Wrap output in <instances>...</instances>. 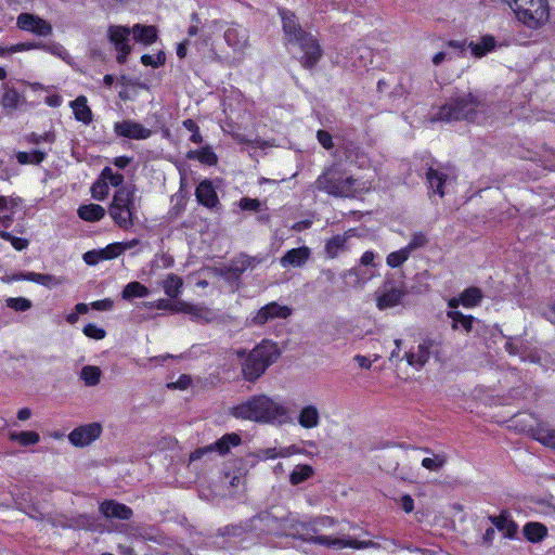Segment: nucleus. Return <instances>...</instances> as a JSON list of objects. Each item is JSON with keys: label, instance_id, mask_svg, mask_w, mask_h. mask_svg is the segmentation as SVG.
Returning <instances> with one entry per match:
<instances>
[{"label": "nucleus", "instance_id": "nucleus-59", "mask_svg": "<svg viewBox=\"0 0 555 555\" xmlns=\"http://www.w3.org/2000/svg\"><path fill=\"white\" fill-rule=\"evenodd\" d=\"M141 62L143 65L145 66H153V67H158L159 65H163L164 62H165V54L164 53H158L157 55L153 56V55H150V54H144L142 57H141Z\"/></svg>", "mask_w": 555, "mask_h": 555}, {"label": "nucleus", "instance_id": "nucleus-34", "mask_svg": "<svg viewBox=\"0 0 555 555\" xmlns=\"http://www.w3.org/2000/svg\"><path fill=\"white\" fill-rule=\"evenodd\" d=\"M460 295H461L462 306L464 308L477 307L483 298L482 291L477 286H469V287L465 288L462 293H460Z\"/></svg>", "mask_w": 555, "mask_h": 555}, {"label": "nucleus", "instance_id": "nucleus-46", "mask_svg": "<svg viewBox=\"0 0 555 555\" xmlns=\"http://www.w3.org/2000/svg\"><path fill=\"white\" fill-rule=\"evenodd\" d=\"M278 315V305L271 302L266 307L261 308L257 314L253 318V323L257 325L264 324L269 319H273Z\"/></svg>", "mask_w": 555, "mask_h": 555}, {"label": "nucleus", "instance_id": "nucleus-37", "mask_svg": "<svg viewBox=\"0 0 555 555\" xmlns=\"http://www.w3.org/2000/svg\"><path fill=\"white\" fill-rule=\"evenodd\" d=\"M186 157L189 159H197L202 164L208 166L216 165L218 160L217 155L209 146H205L201 150L189 151Z\"/></svg>", "mask_w": 555, "mask_h": 555}, {"label": "nucleus", "instance_id": "nucleus-20", "mask_svg": "<svg viewBox=\"0 0 555 555\" xmlns=\"http://www.w3.org/2000/svg\"><path fill=\"white\" fill-rule=\"evenodd\" d=\"M489 520L499 531L504 533L505 538L509 540H514L516 538L518 532V525L509 517L507 511H502L496 516H489Z\"/></svg>", "mask_w": 555, "mask_h": 555}, {"label": "nucleus", "instance_id": "nucleus-11", "mask_svg": "<svg viewBox=\"0 0 555 555\" xmlns=\"http://www.w3.org/2000/svg\"><path fill=\"white\" fill-rule=\"evenodd\" d=\"M408 292L403 286H393L391 282H385L376 297V307L386 310L400 305Z\"/></svg>", "mask_w": 555, "mask_h": 555}, {"label": "nucleus", "instance_id": "nucleus-52", "mask_svg": "<svg viewBox=\"0 0 555 555\" xmlns=\"http://www.w3.org/2000/svg\"><path fill=\"white\" fill-rule=\"evenodd\" d=\"M428 243V237L423 232H415L412 234L410 242L404 246L411 254L413 250L424 247Z\"/></svg>", "mask_w": 555, "mask_h": 555}, {"label": "nucleus", "instance_id": "nucleus-39", "mask_svg": "<svg viewBox=\"0 0 555 555\" xmlns=\"http://www.w3.org/2000/svg\"><path fill=\"white\" fill-rule=\"evenodd\" d=\"M241 437L237 434H227L215 442L214 451H218L220 454H227L231 447H236L241 443Z\"/></svg>", "mask_w": 555, "mask_h": 555}, {"label": "nucleus", "instance_id": "nucleus-61", "mask_svg": "<svg viewBox=\"0 0 555 555\" xmlns=\"http://www.w3.org/2000/svg\"><path fill=\"white\" fill-rule=\"evenodd\" d=\"M41 49L50 52L53 55H57L63 60H65L68 56V52L65 50V48L62 44H59V43H52V44L41 43Z\"/></svg>", "mask_w": 555, "mask_h": 555}, {"label": "nucleus", "instance_id": "nucleus-60", "mask_svg": "<svg viewBox=\"0 0 555 555\" xmlns=\"http://www.w3.org/2000/svg\"><path fill=\"white\" fill-rule=\"evenodd\" d=\"M317 139L325 150H332L334 147L333 137L328 131L323 129L318 130Z\"/></svg>", "mask_w": 555, "mask_h": 555}, {"label": "nucleus", "instance_id": "nucleus-35", "mask_svg": "<svg viewBox=\"0 0 555 555\" xmlns=\"http://www.w3.org/2000/svg\"><path fill=\"white\" fill-rule=\"evenodd\" d=\"M133 37L135 40L144 44H151L157 39V30L155 26H143L137 24L132 27Z\"/></svg>", "mask_w": 555, "mask_h": 555}, {"label": "nucleus", "instance_id": "nucleus-8", "mask_svg": "<svg viewBox=\"0 0 555 555\" xmlns=\"http://www.w3.org/2000/svg\"><path fill=\"white\" fill-rule=\"evenodd\" d=\"M286 47L293 52L294 57L299 61L300 65L308 70L313 69L323 56V49L318 38L312 34L297 38Z\"/></svg>", "mask_w": 555, "mask_h": 555}, {"label": "nucleus", "instance_id": "nucleus-42", "mask_svg": "<svg viewBox=\"0 0 555 555\" xmlns=\"http://www.w3.org/2000/svg\"><path fill=\"white\" fill-rule=\"evenodd\" d=\"M186 314H189L193 321L204 323L211 322L215 317L210 309L194 305H190Z\"/></svg>", "mask_w": 555, "mask_h": 555}, {"label": "nucleus", "instance_id": "nucleus-4", "mask_svg": "<svg viewBox=\"0 0 555 555\" xmlns=\"http://www.w3.org/2000/svg\"><path fill=\"white\" fill-rule=\"evenodd\" d=\"M357 180L340 165L334 164L326 168L315 181V188L328 195L353 197L356 195Z\"/></svg>", "mask_w": 555, "mask_h": 555}, {"label": "nucleus", "instance_id": "nucleus-29", "mask_svg": "<svg viewBox=\"0 0 555 555\" xmlns=\"http://www.w3.org/2000/svg\"><path fill=\"white\" fill-rule=\"evenodd\" d=\"M468 47L475 57L481 59L496 48V41L492 35H483L480 37L479 42L472 41Z\"/></svg>", "mask_w": 555, "mask_h": 555}, {"label": "nucleus", "instance_id": "nucleus-13", "mask_svg": "<svg viewBox=\"0 0 555 555\" xmlns=\"http://www.w3.org/2000/svg\"><path fill=\"white\" fill-rule=\"evenodd\" d=\"M102 430L100 423H89L72 430L68 440L73 446L82 448L95 441L101 436Z\"/></svg>", "mask_w": 555, "mask_h": 555}, {"label": "nucleus", "instance_id": "nucleus-50", "mask_svg": "<svg viewBox=\"0 0 555 555\" xmlns=\"http://www.w3.org/2000/svg\"><path fill=\"white\" fill-rule=\"evenodd\" d=\"M102 180L106 181V184L112 186H120L124 182V176L119 172H114L111 167H105L101 175Z\"/></svg>", "mask_w": 555, "mask_h": 555}, {"label": "nucleus", "instance_id": "nucleus-27", "mask_svg": "<svg viewBox=\"0 0 555 555\" xmlns=\"http://www.w3.org/2000/svg\"><path fill=\"white\" fill-rule=\"evenodd\" d=\"M522 533L527 541L530 543L542 542L548 533L547 527L539 521H528L522 527Z\"/></svg>", "mask_w": 555, "mask_h": 555}, {"label": "nucleus", "instance_id": "nucleus-48", "mask_svg": "<svg viewBox=\"0 0 555 555\" xmlns=\"http://www.w3.org/2000/svg\"><path fill=\"white\" fill-rule=\"evenodd\" d=\"M410 255L409 250L405 247H402L399 250L388 254L386 257V263L390 268H399L409 259Z\"/></svg>", "mask_w": 555, "mask_h": 555}, {"label": "nucleus", "instance_id": "nucleus-58", "mask_svg": "<svg viewBox=\"0 0 555 555\" xmlns=\"http://www.w3.org/2000/svg\"><path fill=\"white\" fill-rule=\"evenodd\" d=\"M34 49H41V42H22L5 49V53H16Z\"/></svg>", "mask_w": 555, "mask_h": 555}, {"label": "nucleus", "instance_id": "nucleus-2", "mask_svg": "<svg viewBox=\"0 0 555 555\" xmlns=\"http://www.w3.org/2000/svg\"><path fill=\"white\" fill-rule=\"evenodd\" d=\"M485 109L486 103L479 95L473 92L456 91L438 107L431 119L444 122H475Z\"/></svg>", "mask_w": 555, "mask_h": 555}, {"label": "nucleus", "instance_id": "nucleus-54", "mask_svg": "<svg viewBox=\"0 0 555 555\" xmlns=\"http://www.w3.org/2000/svg\"><path fill=\"white\" fill-rule=\"evenodd\" d=\"M183 127L185 129H188L189 131H191L192 135H191L190 140L193 143L199 144L203 142V137L199 132V128L193 119H185L183 121Z\"/></svg>", "mask_w": 555, "mask_h": 555}, {"label": "nucleus", "instance_id": "nucleus-32", "mask_svg": "<svg viewBox=\"0 0 555 555\" xmlns=\"http://www.w3.org/2000/svg\"><path fill=\"white\" fill-rule=\"evenodd\" d=\"M298 423L306 429H311L320 424V413L314 405L304 406L298 415Z\"/></svg>", "mask_w": 555, "mask_h": 555}, {"label": "nucleus", "instance_id": "nucleus-63", "mask_svg": "<svg viewBox=\"0 0 555 555\" xmlns=\"http://www.w3.org/2000/svg\"><path fill=\"white\" fill-rule=\"evenodd\" d=\"M240 207L243 210H255L256 211L260 207V202L255 198L244 197L240 201Z\"/></svg>", "mask_w": 555, "mask_h": 555}, {"label": "nucleus", "instance_id": "nucleus-44", "mask_svg": "<svg viewBox=\"0 0 555 555\" xmlns=\"http://www.w3.org/2000/svg\"><path fill=\"white\" fill-rule=\"evenodd\" d=\"M296 454L305 455L307 457H313L317 455V452L304 448L302 440L299 443H294L291 446L280 448V459L289 457Z\"/></svg>", "mask_w": 555, "mask_h": 555}, {"label": "nucleus", "instance_id": "nucleus-22", "mask_svg": "<svg viewBox=\"0 0 555 555\" xmlns=\"http://www.w3.org/2000/svg\"><path fill=\"white\" fill-rule=\"evenodd\" d=\"M224 40L234 50H242L247 46L248 31L241 25H232L225 30Z\"/></svg>", "mask_w": 555, "mask_h": 555}, {"label": "nucleus", "instance_id": "nucleus-31", "mask_svg": "<svg viewBox=\"0 0 555 555\" xmlns=\"http://www.w3.org/2000/svg\"><path fill=\"white\" fill-rule=\"evenodd\" d=\"M74 111L75 118L86 125L92 121V111L87 104V98L79 95L76 100L70 103Z\"/></svg>", "mask_w": 555, "mask_h": 555}, {"label": "nucleus", "instance_id": "nucleus-53", "mask_svg": "<svg viewBox=\"0 0 555 555\" xmlns=\"http://www.w3.org/2000/svg\"><path fill=\"white\" fill-rule=\"evenodd\" d=\"M26 141L36 145L41 142L53 143L55 141V134L51 131L44 132L43 134L33 132L26 137Z\"/></svg>", "mask_w": 555, "mask_h": 555}, {"label": "nucleus", "instance_id": "nucleus-23", "mask_svg": "<svg viewBox=\"0 0 555 555\" xmlns=\"http://www.w3.org/2000/svg\"><path fill=\"white\" fill-rule=\"evenodd\" d=\"M14 280H26L30 282L38 283L49 288H53L60 286L66 282L64 276H56L53 274H41L36 272H27L25 274H21L13 278Z\"/></svg>", "mask_w": 555, "mask_h": 555}, {"label": "nucleus", "instance_id": "nucleus-30", "mask_svg": "<svg viewBox=\"0 0 555 555\" xmlns=\"http://www.w3.org/2000/svg\"><path fill=\"white\" fill-rule=\"evenodd\" d=\"M348 236L345 234H337L326 241L324 251L328 258H336L338 255L347 250Z\"/></svg>", "mask_w": 555, "mask_h": 555}, {"label": "nucleus", "instance_id": "nucleus-43", "mask_svg": "<svg viewBox=\"0 0 555 555\" xmlns=\"http://www.w3.org/2000/svg\"><path fill=\"white\" fill-rule=\"evenodd\" d=\"M102 371L99 366L86 365L81 369L80 377L87 386H95L100 383Z\"/></svg>", "mask_w": 555, "mask_h": 555}, {"label": "nucleus", "instance_id": "nucleus-14", "mask_svg": "<svg viewBox=\"0 0 555 555\" xmlns=\"http://www.w3.org/2000/svg\"><path fill=\"white\" fill-rule=\"evenodd\" d=\"M280 18L282 21L285 46L297 38H301L310 34L302 28L294 12L289 10H280Z\"/></svg>", "mask_w": 555, "mask_h": 555}, {"label": "nucleus", "instance_id": "nucleus-28", "mask_svg": "<svg viewBox=\"0 0 555 555\" xmlns=\"http://www.w3.org/2000/svg\"><path fill=\"white\" fill-rule=\"evenodd\" d=\"M447 317L452 321L451 328L453 331L461 327L466 333L472 332L474 322L476 321L472 314H464L459 310H448Z\"/></svg>", "mask_w": 555, "mask_h": 555}, {"label": "nucleus", "instance_id": "nucleus-5", "mask_svg": "<svg viewBox=\"0 0 555 555\" xmlns=\"http://www.w3.org/2000/svg\"><path fill=\"white\" fill-rule=\"evenodd\" d=\"M278 353V347L270 340H262L245 357L242 363V373L245 379L255 380L259 378L266 369L272 363L273 357Z\"/></svg>", "mask_w": 555, "mask_h": 555}, {"label": "nucleus", "instance_id": "nucleus-51", "mask_svg": "<svg viewBox=\"0 0 555 555\" xmlns=\"http://www.w3.org/2000/svg\"><path fill=\"white\" fill-rule=\"evenodd\" d=\"M109 193L108 185L101 177L92 184L91 194L94 199L104 201Z\"/></svg>", "mask_w": 555, "mask_h": 555}, {"label": "nucleus", "instance_id": "nucleus-1", "mask_svg": "<svg viewBox=\"0 0 555 555\" xmlns=\"http://www.w3.org/2000/svg\"><path fill=\"white\" fill-rule=\"evenodd\" d=\"M336 525V520L330 516H321L309 522L295 521L289 518H280V537H289L305 542L322 545L330 548H377L379 544L373 540L340 539L321 534L322 529Z\"/></svg>", "mask_w": 555, "mask_h": 555}, {"label": "nucleus", "instance_id": "nucleus-45", "mask_svg": "<svg viewBox=\"0 0 555 555\" xmlns=\"http://www.w3.org/2000/svg\"><path fill=\"white\" fill-rule=\"evenodd\" d=\"M47 153L41 150H35L31 153L28 152H18L16 154V159L21 165H38L46 158Z\"/></svg>", "mask_w": 555, "mask_h": 555}, {"label": "nucleus", "instance_id": "nucleus-10", "mask_svg": "<svg viewBox=\"0 0 555 555\" xmlns=\"http://www.w3.org/2000/svg\"><path fill=\"white\" fill-rule=\"evenodd\" d=\"M442 348V340L426 337L416 347L404 352L402 359L416 371H421L429 361L430 356L439 359Z\"/></svg>", "mask_w": 555, "mask_h": 555}, {"label": "nucleus", "instance_id": "nucleus-19", "mask_svg": "<svg viewBox=\"0 0 555 555\" xmlns=\"http://www.w3.org/2000/svg\"><path fill=\"white\" fill-rule=\"evenodd\" d=\"M310 257L311 249L308 246H300L287 250L285 255L280 258V264L284 268H300L306 264Z\"/></svg>", "mask_w": 555, "mask_h": 555}, {"label": "nucleus", "instance_id": "nucleus-6", "mask_svg": "<svg viewBox=\"0 0 555 555\" xmlns=\"http://www.w3.org/2000/svg\"><path fill=\"white\" fill-rule=\"evenodd\" d=\"M113 221L121 229L128 230L134 224L137 207L134 191L131 186H120L114 194L108 207Z\"/></svg>", "mask_w": 555, "mask_h": 555}, {"label": "nucleus", "instance_id": "nucleus-12", "mask_svg": "<svg viewBox=\"0 0 555 555\" xmlns=\"http://www.w3.org/2000/svg\"><path fill=\"white\" fill-rule=\"evenodd\" d=\"M16 25L22 30L42 37L50 36L53 30L52 25L48 21L31 13H21L17 16Z\"/></svg>", "mask_w": 555, "mask_h": 555}, {"label": "nucleus", "instance_id": "nucleus-17", "mask_svg": "<svg viewBox=\"0 0 555 555\" xmlns=\"http://www.w3.org/2000/svg\"><path fill=\"white\" fill-rule=\"evenodd\" d=\"M114 131L119 137L132 140H144L150 138L152 134L150 129L133 120H122L115 122Z\"/></svg>", "mask_w": 555, "mask_h": 555}, {"label": "nucleus", "instance_id": "nucleus-57", "mask_svg": "<svg viewBox=\"0 0 555 555\" xmlns=\"http://www.w3.org/2000/svg\"><path fill=\"white\" fill-rule=\"evenodd\" d=\"M83 334L92 339H103L106 336V332L104 328L98 327L95 324H87L83 327Z\"/></svg>", "mask_w": 555, "mask_h": 555}, {"label": "nucleus", "instance_id": "nucleus-41", "mask_svg": "<svg viewBox=\"0 0 555 555\" xmlns=\"http://www.w3.org/2000/svg\"><path fill=\"white\" fill-rule=\"evenodd\" d=\"M149 289L139 282H130L127 284L121 293L122 299L129 300L131 298H141L149 295Z\"/></svg>", "mask_w": 555, "mask_h": 555}, {"label": "nucleus", "instance_id": "nucleus-16", "mask_svg": "<svg viewBox=\"0 0 555 555\" xmlns=\"http://www.w3.org/2000/svg\"><path fill=\"white\" fill-rule=\"evenodd\" d=\"M130 29L125 26H111L108 28L109 40L115 44L116 50L119 52L117 62L120 64L126 63L127 55L130 53L131 48L128 44V37Z\"/></svg>", "mask_w": 555, "mask_h": 555}, {"label": "nucleus", "instance_id": "nucleus-33", "mask_svg": "<svg viewBox=\"0 0 555 555\" xmlns=\"http://www.w3.org/2000/svg\"><path fill=\"white\" fill-rule=\"evenodd\" d=\"M105 209L98 204L82 205L78 208V216L89 222H95L101 220L105 216Z\"/></svg>", "mask_w": 555, "mask_h": 555}, {"label": "nucleus", "instance_id": "nucleus-21", "mask_svg": "<svg viewBox=\"0 0 555 555\" xmlns=\"http://www.w3.org/2000/svg\"><path fill=\"white\" fill-rule=\"evenodd\" d=\"M99 509L106 518H117L121 520L130 519L133 514L129 506L114 500L101 503Z\"/></svg>", "mask_w": 555, "mask_h": 555}, {"label": "nucleus", "instance_id": "nucleus-55", "mask_svg": "<svg viewBox=\"0 0 555 555\" xmlns=\"http://www.w3.org/2000/svg\"><path fill=\"white\" fill-rule=\"evenodd\" d=\"M0 237H2L5 241L11 242L13 247L17 250H23L28 246V241L26 238L15 237L5 231H0Z\"/></svg>", "mask_w": 555, "mask_h": 555}, {"label": "nucleus", "instance_id": "nucleus-38", "mask_svg": "<svg viewBox=\"0 0 555 555\" xmlns=\"http://www.w3.org/2000/svg\"><path fill=\"white\" fill-rule=\"evenodd\" d=\"M183 281L180 276L170 273L163 282V288L165 294L170 298H176L181 292Z\"/></svg>", "mask_w": 555, "mask_h": 555}, {"label": "nucleus", "instance_id": "nucleus-15", "mask_svg": "<svg viewBox=\"0 0 555 555\" xmlns=\"http://www.w3.org/2000/svg\"><path fill=\"white\" fill-rule=\"evenodd\" d=\"M280 18L282 21L285 46L297 38H301L310 34L302 28L294 12L289 10H280Z\"/></svg>", "mask_w": 555, "mask_h": 555}, {"label": "nucleus", "instance_id": "nucleus-47", "mask_svg": "<svg viewBox=\"0 0 555 555\" xmlns=\"http://www.w3.org/2000/svg\"><path fill=\"white\" fill-rule=\"evenodd\" d=\"M22 102V96L14 88H5L2 95V105L4 108L16 109Z\"/></svg>", "mask_w": 555, "mask_h": 555}, {"label": "nucleus", "instance_id": "nucleus-40", "mask_svg": "<svg viewBox=\"0 0 555 555\" xmlns=\"http://www.w3.org/2000/svg\"><path fill=\"white\" fill-rule=\"evenodd\" d=\"M9 438L11 441H16L23 447L34 446L40 441V436L36 431H12Z\"/></svg>", "mask_w": 555, "mask_h": 555}, {"label": "nucleus", "instance_id": "nucleus-3", "mask_svg": "<svg viewBox=\"0 0 555 555\" xmlns=\"http://www.w3.org/2000/svg\"><path fill=\"white\" fill-rule=\"evenodd\" d=\"M515 18L530 30H539L550 21L548 0H504Z\"/></svg>", "mask_w": 555, "mask_h": 555}, {"label": "nucleus", "instance_id": "nucleus-7", "mask_svg": "<svg viewBox=\"0 0 555 555\" xmlns=\"http://www.w3.org/2000/svg\"><path fill=\"white\" fill-rule=\"evenodd\" d=\"M236 418L269 423L278 415V404L266 396L255 397L231 411Z\"/></svg>", "mask_w": 555, "mask_h": 555}, {"label": "nucleus", "instance_id": "nucleus-36", "mask_svg": "<svg viewBox=\"0 0 555 555\" xmlns=\"http://www.w3.org/2000/svg\"><path fill=\"white\" fill-rule=\"evenodd\" d=\"M314 475V469L308 464H298L294 467L289 475V482L293 486H298L309 480Z\"/></svg>", "mask_w": 555, "mask_h": 555}, {"label": "nucleus", "instance_id": "nucleus-26", "mask_svg": "<svg viewBox=\"0 0 555 555\" xmlns=\"http://www.w3.org/2000/svg\"><path fill=\"white\" fill-rule=\"evenodd\" d=\"M532 438L546 448L555 450V428L544 423H538L531 428Z\"/></svg>", "mask_w": 555, "mask_h": 555}, {"label": "nucleus", "instance_id": "nucleus-18", "mask_svg": "<svg viewBox=\"0 0 555 555\" xmlns=\"http://www.w3.org/2000/svg\"><path fill=\"white\" fill-rule=\"evenodd\" d=\"M426 184L428 186V195L431 197L433 195H438L439 197H443L444 185L448 181V176L443 171L435 169L433 167H428L426 171Z\"/></svg>", "mask_w": 555, "mask_h": 555}, {"label": "nucleus", "instance_id": "nucleus-9", "mask_svg": "<svg viewBox=\"0 0 555 555\" xmlns=\"http://www.w3.org/2000/svg\"><path fill=\"white\" fill-rule=\"evenodd\" d=\"M286 47L293 52L294 57L299 61L300 65L308 70L313 69L323 56V49L318 38L312 34L297 38Z\"/></svg>", "mask_w": 555, "mask_h": 555}, {"label": "nucleus", "instance_id": "nucleus-64", "mask_svg": "<svg viewBox=\"0 0 555 555\" xmlns=\"http://www.w3.org/2000/svg\"><path fill=\"white\" fill-rule=\"evenodd\" d=\"M192 384V378L189 375H181L177 382L171 383L168 387H172L176 389L184 390L189 388Z\"/></svg>", "mask_w": 555, "mask_h": 555}, {"label": "nucleus", "instance_id": "nucleus-62", "mask_svg": "<svg viewBox=\"0 0 555 555\" xmlns=\"http://www.w3.org/2000/svg\"><path fill=\"white\" fill-rule=\"evenodd\" d=\"M444 461L439 457H424L422 460V466L429 470H437L442 467Z\"/></svg>", "mask_w": 555, "mask_h": 555}, {"label": "nucleus", "instance_id": "nucleus-25", "mask_svg": "<svg viewBox=\"0 0 555 555\" xmlns=\"http://www.w3.org/2000/svg\"><path fill=\"white\" fill-rule=\"evenodd\" d=\"M195 195H196L197 201L202 205H204L208 208H214L219 203L217 193H216L211 182L207 181V180L202 181L197 185Z\"/></svg>", "mask_w": 555, "mask_h": 555}, {"label": "nucleus", "instance_id": "nucleus-56", "mask_svg": "<svg viewBox=\"0 0 555 555\" xmlns=\"http://www.w3.org/2000/svg\"><path fill=\"white\" fill-rule=\"evenodd\" d=\"M120 254V247L117 243L107 245L105 248L100 249V258L102 260H111L117 258Z\"/></svg>", "mask_w": 555, "mask_h": 555}, {"label": "nucleus", "instance_id": "nucleus-49", "mask_svg": "<svg viewBox=\"0 0 555 555\" xmlns=\"http://www.w3.org/2000/svg\"><path fill=\"white\" fill-rule=\"evenodd\" d=\"M5 305L16 312H24L33 307L31 300L25 297H9L5 299Z\"/></svg>", "mask_w": 555, "mask_h": 555}, {"label": "nucleus", "instance_id": "nucleus-24", "mask_svg": "<svg viewBox=\"0 0 555 555\" xmlns=\"http://www.w3.org/2000/svg\"><path fill=\"white\" fill-rule=\"evenodd\" d=\"M20 199L11 196H0V225L8 228L13 221Z\"/></svg>", "mask_w": 555, "mask_h": 555}]
</instances>
